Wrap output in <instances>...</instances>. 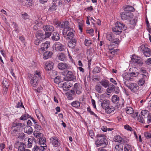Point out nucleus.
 I'll list each match as a JSON object with an SVG mask.
<instances>
[{
	"label": "nucleus",
	"instance_id": "1",
	"mask_svg": "<svg viewBox=\"0 0 151 151\" xmlns=\"http://www.w3.org/2000/svg\"><path fill=\"white\" fill-rule=\"evenodd\" d=\"M96 137L97 139L95 142V144L97 147L101 146L105 147L107 146L108 142L105 135L101 134H98Z\"/></svg>",
	"mask_w": 151,
	"mask_h": 151
},
{
	"label": "nucleus",
	"instance_id": "2",
	"mask_svg": "<svg viewBox=\"0 0 151 151\" xmlns=\"http://www.w3.org/2000/svg\"><path fill=\"white\" fill-rule=\"evenodd\" d=\"M127 29V26L122 22H117L116 23L115 25L112 28V30L114 33L116 35L120 34L123 30H125Z\"/></svg>",
	"mask_w": 151,
	"mask_h": 151
},
{
	"label": "nucleus",
	"instance_id": "3",
	"mask_svg": "<svg viewBox=\"0 0 151 151\" xmlns=\"http://www.w3.org/2000/svg\"><path fill=\"white\" fill-rule=\"evenodd\" d=\"M74 35L73 32H69L67 35V37L70 39V41L68 43V46L70 48L72 49L73 53L75 55L76 49V40L74 38Z\"/></svg>",
	"mask_w": 151,
	"mask_h": 151
},
{
	"label": "nucleus",
	"instance_id": "4",
	"mask_svg": "<svg viewBox=\"0 0 151 151\" xmlns=\"http://www.w3.org/2000/svg\"><path fill=\"white\" fill-rule=\"evenodd\" d=\"M149 114V111L147 110H143L141 111L140 113L136 112L134 115L137 116V120L140 122L144 123L145 122V119L146 118Z\"/></svg>",
	"mask_w": 151,
	"mask_h": 151
},
{
	"label": "nucleus",
	"instance_id": "5",
	"mask_svg": "<svg viewBox=\"0 0 151 151\" xmlns=\"http://www.w3.org/2000/svg\"><path fill=\"white\" fill-rule=\"evenodd\" d=\"M58 26L61 28H64L63 33V35L68 34V33L69 32H72L73 31V29L70 28L69 25V22L67 21H64L58 24Z\"/></svg>",
	"mask_w": 151,
	"mask_h": 151
},
{
	"label": "nucleus",
	"instance_id": "6",
	"mask_svg": "<svg viewBox=\"0 0 151 151\" xmlns=\"http://www.w3.org/2000/svg\"><path fill=\"white\" fill-rule=\"evenodd\" d=\"M124 83L125 86L130 90L131 92L133 93H137L139 90V86L137 84L135 83H132L128 84L127 81H124Z\"/></svg>",
	"mask_w": 151,
	"mask_h": 151
},
{
	"label": "nucleus",
	"instance_id": "7",
	"mask_svg": "<svg viewBox=\"0 0 151 151\" xmlns=\"http://www.w3.org/2000/svg\"><path fill=\"white\" fill-rule=\"evenodd\" d=\"M112 102L115 104H118L119 106L123 107L124 101V99L119 100V97L116 95H114L112 97Z\"/></svg>",
	"mask_w": 151,
	"mask_h": 151
},
{
	"label": "nucleus",
	"instance_id": "8",
	"mask_svg": "<svg viewBox=\"0 0 151 151\" xmlns=\"http://www.w3.org/2000/svg\"><path fill=\"white\" fill-rule=\"evenodd\" d=\"M120 15L121 19L123 20H129L133 16V13L125 11L121 13Z\"/></svg>",
	"mask_w": 151,
	"mask_h": 151
},
{
	"label": "nucleus",
	"instance_id": "9",
	"mask_svg": "<svg viewBox=\"0 0 151 151\" xmlns=\"http://www.w3.org/2000/svg\"><path fill=\"white\" fill-rule=\"evenodd\" d=\"M28 77L30 80V83L32 86L35 87L38 85V79L37 76L30 74H29Z\"/></svg>",
	"mask_w": 151,
	"mask_h": 151
},
{
	"label": "nucleus",
	"instance_id": "10",
	"mask_svg": "<svg viewBox=\"0 0 151 151\" xmlns=\"http://www.w3.org/2000/svg\"><path fill=\"white\" fill-rule=\"evenodd\" d=\"M62 74L63 75L65 76L64 78L65 80L72 82L71 80L73 78V75L71 71L66 70L63 72Z\"/></svg>",
	"mask_w": 151,
	"mask_h": 151
},
{
	"label": "nucleus",
	"instance_id": "11",
	"mask_svg": "<svg viewBox=\"0 0 151 151\" xmlns=\"http://www.w3.org/2000/svg\"><path fill=\"white\" fill-rule=\"evenodd\" d=\"M140 47L144 55L146 57H149L151 55V50L148 47L142 45Z\"/></svg>",
	"mask_w": 151,
	"mask_h": 151
},
{
	"label": "nucleus",
	"instance_id": "12",
	"mask_svg": "<svg viewBox=\"0 0 151 151\" xmlns=\"http://www.w3.org/2000/svg\"><path fill=\"white\" fill-rule=\"evenodd\" d=\"M25 125L21 123H13L12 128L13 129V131L18 132L20 131L21 128L24 127Z\"/></svg>",
	"mask_w": 151,
	"mask_h": 151
},
{
	"label": "nucleus",
	"instance_id": "13",
	"mask_svg": "<svg viewBox=\"0 0 151 151\" xmlns=\"http://www.w3.org/2000/svg\"><path fill=\"white\" fill-rule=\"evenodd\" d=\"M35 36L37 39L41 40L42 41L45 39L44 32L41 30L37 31L36 33Z\"/></svg>",
	"mask_w": 151,
	"mask_h": 151
},
{
	"label": "nucleus",
	"instance_id": "14",
	"mask_svg": "<svg viewBox=\"0 0 151 151\" xmlns=\"http://www.w3.org/2000/svg\"><path fill=\"white\" fill-rule=\"evenodd\" d=\"M131 59L132 61L135 63L140 65H142L143 64V62L142 60L139 59V58L138 56L133 55L132 57H131Z\"/></svg>",
	"mask_w": 151,
	"mask_h": 151
},
{
	"label": "nucleus",
	"instance_id": "15",
	"mask_svg": "<svg viewBox=\"0 0 151 151\" xmlns=\"http://www.w3.org/2000/svg\"><path fill=\"white\" fill-rule=\"evenodd\" d=\"M42 28L45 32H52L54 31V28L53 27L49 24L44 25L43 26Z\"/></svg>",
	"mask_w": 151,
	"mask_h": 151
},
{
	"label": "nucleus",
	"instance_id": "16",
	"mask_svg": "<svg viewBox=\"0 0 151 151\" xmlns=\"http://www.w3.org/2000/svg\"><path fill=\"white\" fill-rule=\"evenodd\" d=\"M50 142H51L55 147H58L59 146L60 143L58 140V138L55 137H53L50 139Z\"/></svg>",
	"mask_w": 151,
	"mask_h": 151
},
{
	"label": "nucleus",
	"instance_id": "17",
	"mask_svg": "<svg viewBox=\"0 0 151 151\" xmlns=\"http://www.w3.org/2000/svg\"><path fill=\"white\" fill-rule=\"evenodd\" d=\"M54 45L55 49L57 51H62L64 49V46L59 42H56Z\"/></svg>",
	"mask_w": 151,
	"mask_h": 151
},
{
	"label": "nucleus",
	"instance_id": "18",
	"mask_svg": "<svg viewBox=\"0 0 151 151\" xmlns=\"http://www.w3.org/2000/svg\"><path fill=\"white\" fill-rule=\"evenodd\" d=\"M104 110L106 113L110 114L114 112L115 110V108L114 107L109 105Z\"/></svg>",
	"mask_w": 151,
	"mask_h": 151
},
{
	"label": "nucleus",
	"instance_id": "19",
	"mask_svg": "<svg viewBox=\"0 0 151 151\" xmlns=\"http://www.w3.org/2000/svg\"><path fill=\"white\" fill-rule=\"evenodd\" d=\"M110 101L107 99H104L101 103V106L102 108L105 109L110 105Z\"/></svg>",
	"mask_w": 151,
	"mask_h": 151
},
{
	"label": "nucleus",
	"instance_id": "20",
	"mask_svg": "<svg viewBox=\"0 0 151 151\" xmlns=\"http://www.w3.org/2000/svg\"><path fill=\"white\" fill-rule=\"evenodd\" d=\"M58 7L56 3L55 2H52L50 4V6L48 9V11L50 12H53L56 10Z\"/></svg>",
	"mask_w": 151,
	"mask_h": 151
},
{
	"label": "nucleus",
	"instance_id": "21",
	"mask_svg": "<svg viewBox=\"0 0 151 151\" xmlns=\"http://www.w3.org/2000/svg\"><path fill=\"white\" fill-rule=\"evenodd\" d=\"M24 132L28 134H30L33 132V129L29 126H27L24 128Z\"/></svg>",
	"mask_w": 151,
	"mask_h": 151
},
{
	"label": "nucleus",
	"instance_id": "22",
	"mask_svg": "<svg viewBox=\"0 0 151 151\" xmlns=\"http://www.w3.org/2000/svg\"><path fill=\"white\" fill-rule=\"evenodd\" d=\"M58 67L60 69L63 70L65 69H67L68 68V66L66 63H61L58 64Z\"/></svg>",
	"mask_w": 151,
	"mask_h": 151
},
{
	"label": "nucleus",
	"instance_id": "23",
	"mask_svg": "<svg viewBox=\"0 0 151 151\" xmlns=\"http://www.w3.org/2000/svg\"><path fill=\"white\" fill-rule=\"evenodd\" d=\"M71 82L69 81H67L63 83V88L64 91H66L68 90L69 88V86H71L69 85V84L71 83Z\"/></svg>",
	"mask_w": 151,
	"mask_h": 151
},
{
	"label": "nucleus",
	"instance_id": "24",
	"mask_svg": "<svg viewBox=\"0 0 151 151\" xmlns=\"http://www.w3.org/2000/svg\"><path fill=\"white\" fill-rule=\"evenodd\" d=\"M50 45V42L46 41L45 43H42L41 45V49L42 51H44L47 50L49 47Z\"/></svg>",
	"mask_w": 151,
	"mask_h": 151
},
{
	"label": "nucleus",
	"instance_id": "25",
	"mask_svg": "<svg viewBox=\"0 0 151 151\" xmlns=\"http://www.w3.org/2000/svg\"><path fill=\"white\" fill-rule=\"evenodd\" d=\"M100 84L104 87L106 88L109 86V81L106 79H102L100 82Z\"/></svg>",
	"mask_w": 151,
	"mask_h": 151
},
{
	"label": "nucleus",
	"instance_id": "26",
	"mask_svg": "<svg viewBox=\"0 0 151 151\" xmlns=\"http://www.w3.org/2000/svg\"><path fill=\"white\" fill-rule=\"evenodd\" d=\"M52 53L51 52L47 51L43 54V58L44 59H47L51 58L52 55Z\"/></svg>",
	"mask_w": 151,
	"mask_h": 151
},
{
	"label": "nucleus",
	"instance_id": "27",
	"mask_svg": "<svg viewBox=\"0 0 151 151\" xmlns=\"http://www.w3.org/2000/svg\"><path fill=\"white\" fill-rule=\"evenodd\" d=\"M51 38L53 40L55 41L58 40L60 39L59 34L57 32H53Z\"/></svg>",
	"mask_w": 151,
	"mask_h": 151
},
{
	"label": "nucleus",
	"instance_id": "28",
	"mask_svg": "<svg viewBox=\"0 0 151 151\" xmlns=\"http://www.w3.org/2000/svg\"><path fill=\"white\" fill-rule=\"evenodd\" d=\"M114 86V85L111 83H110L109 86L108 87V88L106 89L107 92L109 93H110L113 92V91L115 90Z\"/></svg>",
	"mask_w": 151,
	"mask_h": 151
},
{
	"label": "nucleus",
	"instance_id": "29",
	"mask_svg": "<svg viewBox=\"0 0 151 151\" xmlns=\"http://www.w3.org/2000/svg\"><path fill=\"white\" fill-rule=\"evenodd\" d=\"M137 22V19L136 18L131 20L129 23L130 27L131 28H134Z\"/></svg>",
	"mask_w": 151,
	"mask_h": 151
},
{
	"label": "nucleus",
	"instance_id": "30",
	"mask_svg": "<svg viewBox=\"0 0 151 151\" xmlns=\"http://www.w3.org/2000/svg\"><path fill=\"white\" fill-rule=\"evenodd\" d=\"M124 10L125 12H131L134 11L135 9L132 6L127 5V6L124 8Z\"/></svg>",
	"mask_w": 151,
	"mask_h": 151
},
{
	"label": "nucleus",
	"instance_id": "31",
	"mask_svg": "<svg viewBox=\"0 0 151 151\" xmlns=\"http://www.w3.org/2000/svg\"><path fill=\"white\" fill-rule=\"evenodd\" d=\"M114 140L116 142L121 143L123 141V139L119 135H116L114 138Z\"/></svg>",
	"mask_w": 151,
	"mask_h": 151
},
{
	"label": "nucleus",
	"instance_id": "32",
	"mask_svg": "<svg viewBox=\"0 0 151 151\" xmlns=\"http://www.w3.org/2000/svg\"><path fill=\"white\" fill-rule=\"evenodd\" d=\"M124 148V151H132V146L129 144H125Z\"/></svg>",
	"mask_w": 151,
	"mask_h": 151
},
{
	"label": "nucleus",
	"instance_id": "33",
	"mask_svg": "<svg viewBox=\"0 0 151 151\" xmlns=\"http://www.w3.org/2000/svg\"><path fill=\"white\" fill-rule=\"evenodd\" d=\"M123 78L125 80L128 81H132V78H131L130 76H129V74L127 73H124L123 75Z\"/></svg>",
	"mask_w": 151,
	"mask_h": 151
},
{
	"label": "nucleus",
	"instance_id": "34",
	"mask_svg": "<svg viewBox=\"0 0 151 151\" xmlns=\"http://www.w3.org/2000/svg\"><path fill=\"white\" fill-rule=\"evenodd\" d=\"M114 37V35L112 34H107L106 36V39L107 40L111 42L113 40Z\"/></svg>",
	"mask_w": 151,
	"mask_h": 151
},
{
	"label": "nucleus",
	"instance_id": "35",
	"mask_svg": "<svg viewBox=\"0 0 151 151\" xmlns=\"http://www.w3.org/2000/svg\"><path fill=\"white\" fill-rule=\"evenodd\" d=\"M58 57V59L61 61H64L66 60V56L63 53L59 54Z\"/></svg>",
	"mask_w": 151,
	"mask_h": 151
},
{
	"label": "nucleus",
	"instance_id": "36",
	"mask_svg": "<svg viewBox=\"0 0 151 151\" xmlns=\"http://www.w3.org/2000/svg\"><path fill=\"white\" fill-rule=\"evenodd\" d=\"M114 151H123V146L120 144L116 145L115 146Z\"/></svg>",
	"mask_w": 151,
	"mask_h": 151
},
{
	"label": "nucleus",
	"instance_id": "37",
	"mask_svg": "<svg viewBox=\"0 0 151 151\" xmlns=\"http://www.w3.org/2000/svg\"><path fill=\"white\" fill-rule=\"evenodd\" d=\"M53 63H52L48 64L46 66L45 68L46 70L47 71L51 70L53 68Z\"/></svg>",
	"mask_w": 151,
	"mask_h": 151
},
{
	"label": "nucleus",
	"instance_id": "38",
	"mask_svg": "<svg viewBox=\"0 0 151 151\" xmlns=\"http://www.w3.org/2000/svg\"><path fill=\"white\" fill-rule=\"evenodd\" d=\"M81 88L79 85L76 83V93L79 94L81 93Z\"/></svg>",
	"mask_w": 151,
	"mask_h": 151
},
{
	"label": "nucleus",
	"instance_id": "39",
	"mask_svg": "<svg viewBox=\"0 0 151 151\" xmlns=\"http://www.w3.org/2000/svg\"><path fill=\"white\" fill-rule=\"evenodd\" d=\"M46 139L45 137L40 138L39 141V143L40 145H45Z\"/></svg>",
	"mask_w": 151,
	"mask_h": 151
},
{
	"label": "nucleus",
	"instance_id": "40",
	"mask_svg": "<svg viewBox=\"0 0 151 151\" xmlns=\"http://www.w3.org/2000/svg\"><path fill=\"white\" fill-rule=\"evenodd\" d=\"M92 44V41L90 40L86 39L84 40V44L87 46H90Z\"/></svg>",
	"mask_w": 151,
	"mask_h": 151
},
{
	"label": "nucleus",
	"instance_id": "41",
	"mask_svg": "<svg viewBox=\"0 0 151 151\" xmlns=\"http://www.w3.org/2000/svg\"><path fill=\"white\" fill-rule=\"evenodd\" d=\"M30 117L29 115L27 114L22 115L20 118L19 119L20 120H24L27 119L28 118Z\"/></svg>",
	"mask_w": 151,
	"mask_h": 151
},
{
	"label": "nucleus",
	"instance_id": "42",
	"mask_svg": "<svg viewBox=\"0 0 151 151\" xmlns=\"http://www.w3.org/2000/svg\"><path fill=\"white\" fill-rule=\"evenodd\" d=\"M126 111L127 114H130L133 113V110L132 107H129L126 108Z\"/></svg>",
	"mask_w": 151,
	"mask_h": 151
},
{
	"label": "nucleus",
	"instance_id": "43",
	"mask_svg": "<svg viewBox=\"0 0 151 151\" xmlns=\"http://www.w3.org/2000/svg\"><path fill=\"white\" fill-rule=\"evenodd\" d=\"M95 89L96 91L99 93H102L101 86L100 85H96L95 87Z\"/></svg>",
	"mask_w": 151,
	"mask_h": 151
},
{
	"label": "nucleus",
	"instance_id": "44",
	"mask_svg": "<svg viewBox=\"0 0 151 151\" xmlns=\"http://www.w3.org/2000/svg\"><path fill=\"white\" fill-rule=\"evenodd\" d=\"M109 50L110 51V53L112 55L117 54V52L119 51L118 49H114L109 48Z\"/></svg>",
	"mask_w": 151,
	"mask_h": 151
},
{
	"label": "nucleus",
	"instance_id": "45",
	"mask_svg": "<svg viewBox=\"0 0 151 151\" xmlns=\"http://www.w3.org/2000/svg\"><path fill=\"white\" fill-rule=\"evenodd\" d=\"M25 145L24 144L21 143V145L18 148V151H24L25 149Z\"/></svg>",
	"mask_w": 151,
	"mask_h": 151
},
{
	"label": "nucleus",
	"instance_id": "46",
	"mask_svg": "<svg viewBox=\"0 0 151 151\" xmlns=\"http://www.w3.org/2000/svg\"><path fill=\"white\" fill-rule=\"evenodd\" d=\"M101 68L99 67H95L93 70V73L96 74L97 73L100 72L101 71Z\"/></svg>",
	"mask_w": 151,
	"mask_h": 151
},
{
	"label": "nucleus",
	"instance_id": "47",
	"mask_svg": "<svg viewBox=\"0 0 151 151\" xmlns=\"http://www.w3.org/2000/svg\"><path fill=\"white\" fill-rule=\"evenodd\" d=\"M83 21H81L80 22H78V28L81 32H82V27L83 26Z\"/></svg>",
	"mask_w": 151,
	"mask_h": 151
},
{
	"label": "nucleus",
	"instance_id": "48",
	"mask_svg": "<svg viewBox=\"0 0 151 151\" xmlns=\"http://www.w3.org/2000/svg\"><path fill=\"white\" fill-rule=\"evenodd\" d=\"M145 83V81L143 79H141V78L138 81V85L139 86H142Z\"/></svg>",
	"mask_w": 151,
	"mask_h": 151
},
{
	"label": "nucleus",
	"instance_id": "49",
	"mask_svg": "<svg viewBox=\"0 0 151 151\" xmlns=\"http://www.w3.org/2000/svg\"><path fill=\"white\" fill-rule=\"evenodd\" d=\"M34 76H37V77L38 79L39 78H40V79L42 78L41 73L39 71H35L34 73Z\"/></svg>",
	"mask_w": 151,
	"mask_h": 151
},
{
	"label": "nucleus",
	"instance_id": "50",
	"mask_svg": "<svg viewBox=\"0 0 151 151\" xmlns=\"http://www.w3.org/2000/svg\"><path fill=\"white\" fill-rule=\"evenodd\" d=\"M51 34L52 32H45V33L44 34L45 39L46 38H49L51 36Z\"/></svg>",
	"mask_w": 151,
	"mask_h": 151
},
{
	"label": "nucleus",
	"instance_id": "51",
	"mask_svg": "<svg viewBox=\"0 0 151 151\" xmlns=\"http://www.w3.org/2000/svg\"><path fill=\"white\" fill-rule=\"evenodd\" d=\"M124 128L128 131H132V129L129 125L128 124H126L124 126Z\"/></svg>",
	"mask_w": 151,
	"mask_h": 151
},
{
	"label": "nucleus",
	"instance_id": "52",
	"mask_svg": "<svg viewBox=\"0 0 151 151\" xmlns=\"http://www.w3.org/2000/svg\"><path fill=\"white\" fill-rule=\"evenodd\" d=\"M40 122H41V123L42 124H45L46 122V121H45V119L44 118L43 116H40V117L39 119H38Z\"/></svg>",
	"mask_w": 151,
	"mask_h": 151
},
{
	"label": "nucleus",
	"instance_id": "53",
	"mask_svg": "<svg viewBox=\"0 0 151 151\" xmlns=\"http://www.w3.org/2000/svg\"><path fill=\"white\" fill-rule=\"evenodd\" d=\"M144 136L147 138H151V133L147 132H145Z\"/></svg>",
	"mask_w": 151,
	"mask_h": 151
},
{
	"label": "nucleus",
	"instance_id": "54",
	"mask_svg": "<svg viewBox=\"0 0 151 151\" xmlns=\"http://www.w3.org/2000/svg\"><path fill=\"white\" fill-rule=\"evenodd\" d=\"M112 43H114L116 44H118L119 43V38H114L113 41L111 42Z\"/></svg>",
	"mask_w": 151,
	"mask_h": 151
},
{
	"label": "nucleus",
	"instance_id": "55",
	"mask_svg": "<svg viewBox=\"0 0 151 151\" xmlns=\"http://www.w3.org/2000/svg\"><path fill=\"white\" fill-rule=\"evenodd\" d=\"M35 128L37 129L38 130H40L42 129V127L41 126L37 123L35 124L34 126Z\"/></svg>",
	"mask_w": 151,
	"mask_h": 151
},
{
	"label": "nucleus",
	"instance_id": "56",
	"mask_svg": "<svg viewBox=\"0 0 151 151\" xmlns=\"http://www.w3.org/2000/svg\"><path fill=\"white\" fill-rule=\"evenodd\" d=\"M23 108H24V106L22 104V103L21 102H18L17 106H16V107L18 108L19 107Z\"/></svg>",
	"mask_w": 151,
	"mask_h": 151
},
{
	"label": "nucleus",
	"instance_id": "57",
	"mask_svg": "<svg viewBox=\"0 0 151 151\" xmlns=\"http://www.w3.org/2000/svg\"><path fill=\"white\" fill-rule=\"evenodd\" d=\"M60 79L59 76H57L54 79V81L55 83H58L60 82L59 80Z\"/></svg>",
	"mask_w": 151,
	"mask_h": 151
},
{
	"label": "nucleus",
	"instance_id": "58",
	"mask_svg": "<svg viewBox=\"0 0 151 151\" xmlns=\"http://www.w3.org/2000/svg\"><path fill=\"white\" fill-rule=\"evenodd\" d=\"M42 40H41L40 39H38L36 40L34 42L35 44L37 45H39V44L41 43Z\"/></svg>",
	"mask_w": 151,
	"mask_h": 151
},
{
	"label": "nucleus",
	"instance_id": "59",
	"mask_svg": "<svg viewBox=\"0 0 151 151\" xmlns=\"http://www.w3.org/2000/svg\"><path fill=\"white\" fill-rule=\"evenodd\" d=\"M22 17L24 19H26L28 18V16L26 13H24L22 15Z\"/></svg>",
	"mask_w": 151,
	"mask_h": 151
},
{
	"label": "nucleus",
	"instance_id": "60",
	"mask_svg": "<svg viewBox=\"0 0 151 151\" xmlns=\"http://www.w3.org/2000/svg\"><path fill=\"white\" fill-rule=\"evenodd\" d=\"M89 136L93 138V137L94 136L93 131L92 130H90L89 132Z\"/></svg>",
	"mask_w": 151,
	"mask_h": 151
},
{
	"label": "nucleus",
	"instance_id": "61",
	"mask_svg": "<svg viewBox=\"0 0 151 151\" xmlns=\"http://www.w3.org/2000/svg\"><path fill=\"white\" fill-rule=\"evenodd\" d=\"M40 148V150H41L42 151L44 150H45L46 149L47 146L46 145H45V146H40V147H39Z\"/></svg>",
	"mask_w": 151,
	"mask_h": 151
},
{
	"label": "nucleus",
	"instance_id": "62",
	"mask_svg": "<svg viewBox=\"0 0 151 151\" xmlns=\"http://www.w3.org/2000/svg\"><path fill=\"white\" fill-rule=\"evenodd\" d=\"M145 63L148 65L151 64V58L148 59L145 61Z\"/></svg>",
	"mask_w": 151,
	"mask_h": 151
},
{
	"label": "nucleus",
	"instance_id": "63",
	"mask_svg": "<svg viewBox=\"0 0 151 151\" xmlns=\"http://www.w3.org/2000/svg\"><path fill=\"white\" fill-rule=\"evenodd\" d=\"M39 147L37 146H35L33 149V151H39Z\"/></svg>",
	"mask_w": 151,
	"mask_h": 151
},
{
	"label": "nucleus",
	"instance_id": "64",
	"mask_svg": "<svg viewBox=\"0 0 151 151\" xmlns=\"http://www.w3.org/2000/svg\"><path fill=\"white\" fill-rule=\"evenodd\" d=\"M151 122V114L148 115L147 116V122L148 124Z\"/></svg>",
	"mask_w": 151,
	"mask_h": 151
}]
</instances>
